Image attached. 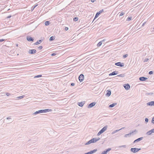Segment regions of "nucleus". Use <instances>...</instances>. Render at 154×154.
Instances as JSON below:
<instances>
[{
    "label": "nucleus",
    "mask_w": 154,
    "mask_h": 154,
    "mask_svg": "<svg viewBox=\"0 0 154 154\" xmlns=\"http://www.w3.org/2000/svg\"><path fill=\"white\" fill-rule=\"evenodd\" d=\"M151 131H152V133H154V128L151 129Z\"/></svg>",
    "instance_id": "nucleus-51"
},
{
    "label": "nucleus",
    "mask_w": 154,
    "mask_h": 154,
    "mask_svg": "<svg viewBox=\"0 0 154 154\" xmlns=\"http://www.w3.org/2000/svg\"><path fill=\"white\" fill-rule=\"evenodd\" d=\"M143 139V137H140L139 138H138V139H136L133 142V143H135L136 142H138L139 141Z\"/></svg>",
    "instance_id": "nucleus-13"
},
{
    "label": "nucleus",
    "mask_w": 154,
    "mask_h": 154,
    "mask_svg": "<svg viewBox=\"0 0 154 154\" xmlns=\"http://www.w3.org/2000/svg\"><path fill=\"white\" fill-rule=\"evenodd\" d=\"M42 40H40L38 41H37L34 44V45H37L40 44L42 42Z\"/></svg>",
    "instance_id": "nucleus-19"
},
{
    "label": "nucleus",
    "mask_w": 154,
    "mask_h": 154,
    "mask_svg": "<svg viewBox=\"0 0 154 154\" xmlns=\"http://www.w3.org/2000/svg\"><path fill=\"white\" fill-rule=\"evenodd\" d=\"M125 14V13L123 12H121L119 14V16L123 15Z\"/></svg>",
    "instance_id": "nucleus-38"
},
{
    "label": "nucleus",
    "mask_w": 154,
    "mask_h": 154,
    "mask_svg": "<svg viewBox=\"0 0 154 154\" xmlns=\"http://www.w3.org/2000/svg\"><path fill=\"white\" fill-rule=\"evenodd\" d=\"M75 85V83H72L71 84V85L72 86H73Z\"/></svg>",
    "instance_id": "nucleus-47"
},
{
    "label": "nucleus",
    "mask_w": 154,
    "mask_h": 154,
    "mask_svg": "<svg viewBox=\"0 0 154 154\" xmlns=\"http://www.w3.org/2000/svg\"><path fill=\"white\" fill-rule=\"evenodd\" d=\"M79 79L80 82H82L84 79V75L83 74H81L79 76Z\"/></svg>",
    "instance_id": "nucleus-3"
},
{
    "label": "nucleus",
    "mask_w": 154,
    "mask_h": 154,
    "mask_svg": "<svg viewBox=\"0 0 154 154\" xmlns=\"http://www.w3.org/2000/svg\"><path fill=\"white\" fill-rule=\"evenodd\" d=\"M43 48V47L42 46H39L38 47V48L39 49V50H41Z\"/></svg>",
    "instance_id": "nucleus-41"
},
{
    "label": "nucleus",
    "mask_w": 154,
    "mask_h": 154,
    "mask_svg": "<svg viewBox=\"0 0 154 154\" xmlns=\"http://www.w3.org/2000/svg\"><path fill=\"white\" fill-rule=\"evenodd\" d=\"M117 104L116 103H112L109 106V107L110 108L113 107L115 105H116Z\"/></svg>",
    "instance_id": "nucleus-23"
},
{
    "label": "nucleus",
    "mask_w": 154,
    "mask_h": 154,
    "mask_svg": "<svg viewBox=\"0 0 154 154\" xmlns=\"http://www.w3.org/2000/svg\"><path fill=\"white\" fill-rule=\"evenodd\" d=\"M107 126H106L104 127L100 130L103 133L107 129Z\"/></svg>",
    "instance_id": "nucleus-20"
},
{
    "label": "nucleus",
    "mask_w": 154,
    "mask_h": 154,
    "mask_svg": "<svg viewBox=\"0 0 154 154\" xmlns=\"http://www.w3.org/2000/svg\"><path fill=\"white\" fill-rule=\"evenodd\" d=\"M149 94V95H152V94H153V93H152L151 92V93H148V94Z\"/></svg>",
    "instance_id": "nucleus-50"
},
{
    "label": "nucleus",
    "mask_w": 154,
    "mask_h": 154,
    "mask_svg": "<svg viewBox=\"0 0 154 154\" xmlns=\"http://www.w3.org/2000/svg\"><path fill=\"white\" fill-rule=\"evenodd\" d=\"M118 71H114V72H112L110 73L109 74V76H112V75H116L117 74H118Z\"/></svg>",
    "instance_id": "nucleus-12"
},
{
    "label": "nucleus",
    "mask_w": 154,
    "mask_h": 154,
    "mask_svg": "<svg viewBox=\"0 0 154 154\" xmlns=\"http://www.w3.org/2000/svg\"><path fill=\"white\" fill-rule=\"evenodd\" d=\"M37 5H35L34 7V8H35L37 6Z\"/></svg>",
    "instance_id": "nucleus-58"
},
{
    "label": "nucleus",
    "mask_w": 154,
    "mask_h": 154,
    "mask_svg": "<svg viewBox=\"0 0 154 154\" xmlns=\"http://www.w3.org/2000/svg\"><path fill=\"white\" fill-rule=\"evenodd\" d=\"M84 154H91L89 152L85 153Z\"/></svg>",
    "instance_id": "nucleus-55"
},
{
    "label": "nucleus",
    "mask_w": 154,
    "mask_h": 154,
    "mask_svg": "<svg viewBox=\"0 0 154 154\" xmlns=\"http://www.w3.org/2000/svg\"><path fill=\"white\" fill-rule=\"evenodd\" d=\"M152 131H151V130L148 131L146 133V134L147 135H151L152 133Z\"/></svg>",
    "instance_id": "nucleus-25"
},
{
    "label": "nucleus",
    "mask_w": 154,
    "mask_h": 154,
    "mask_svg": "<svg viewBox=\"0 0 154 154\" xmlns=\"http://www.w3.org/2000/svg\"><path fill=\"white\" fill-rule=\"evenodd\" d=\"M27 40L29 42H32L34 41V38L30 36H27L26 37Z\"/></svg>",
    "instance_id": "nucleus-9"
},
{
    "label": "nucleus",
    "mask_w": 154,
    "mask_h": 154,
    "mask_svg": "<svg viewBox=\"0 0 154 154\" xmlns=\"http://www.w3.org/2000/svg\"><path fill=\"white\" fill-rule=\"evenodd\" d=\"M78 20V18L77 17H75L73 19V20L74 21H77Z\"/></svg>",
    "instance_id": "nucleus-34"
},
{
    "label": "nucleus",
    "mask_w": 154,
    "mask_h": 154,
    "mask_svg": "<svg viewBox=\"0 0 154 154\" xmlns=\"http://www.w3.org/2000/svg\"><path fill=\"white\" fill-rule=\"evenodd\" d=\"M5 41V39H0V42H2Z\"/></svg>",
    "instance_id": "nucleus-43"
},
{
    "label": "nucleus",
    "mask_w": 154,
    "mask_h": 154,
    "mask_svg": "<svg viewBox=\"0 0 154 154\" xmlns=\"http://www.w3.org/2000/svg\"><path fill=\"white\" fill-rule=\"evenodd\" d=\"M42 75H37L36 76H35L34 77V78H38L42 77Z\"/></svg>",
    "instance_id": "nucleus-33"
},
{
    "label": "nucleus",
    "mask_w": 154,
    "mask_h": 154,
    "mask_svg": "<svg viewBox=\"0 0 154 154\" xmlns=\"http://www.w3.org/2000/svg\"><path fill=\"white\" fill-rule=\"evenodd\" d=\"M36 52V50L35 49H31L29 51L28 53L30 54H33Z\"/></svg>",
    "instance_id": "nucleus-6"
},
{
    "label": "nucleus",
    "mask_w": 154,
    "mask_h": 154,
    "mask_svg": "<svg viewBox=\"0 0 154 154\" xmlns=\"http://www.w3.org/2000/svg\"><path fill=\"white\" fill-rule=\"evenodd\" d=\"M52 110L50 109H41L38 110V111H37L34 113H33L32 114L34 115H36L38 113H46L48 112H51V111Z\"/></svg>",
    "instance_id": "nucleus-1"
},
{
    "label": "nucleus",
    "mask_w": 154,
    "mask_h": 154,
    "mask_svg": "<svg viewBox=\"0 0 154 154\" xmlns=\"http://www.w3.org/2000/svg\"><path fill=\"white\" fill-rule=\"evenodd\" d=\"M24 97H25V95H22L21 96L17 97V99H21L23 98Z\"/></svg>",
    "instance_id": "nucleus-26"
},
{
    "label": "nucleus",
    "mask_w": 154,
    "mask_h": 154,
    "mask_svg": "<svg viewBox=\"0 0 154 154\" xmlns=\"http://www.w3.org/2000/svg\"><path fill=\"white\" fill-rule=\"evenodd\" d=\"M106 40V39H103V40L101 41H102V43L103 42H105Z\"/></svg>",
    "instance_id": "nucleus-54"
},
{
    "label": "nucleus",
    "mask_w": 154,
    "mask_h": 154,
    "mask_svg": "<svg viewBox=\"0 0 154 154\" xmlns=\"http://www.w3.org/2000/svg\"><path fill=\"white\" fill-rule=\"evenodd\" d=\"M148 106H154V101H150L147 103Z\"/></svg>",
    "instance_id": "nucleus-14"
},
{
    "label": "nucleus",
    "mask_w": 154,
    "mask_h": 154,
    "mask_svg": "<svg viewBox=\"0 0 154 154\" xmlns=\"http://www.w3.org/2000/svg\"><path fill=\"white\" fill-rule=\"evenodd\" d=\"M149 75H152L153 74V72L152 71H150L149 72Z\"/></svg>",
    "instance_id": "nucleus-40"
},
{
    "label": "nucleus",
    "mask_w": 154,
    "mask_h": 154,
    "mask_svg": "<svg viewBox=\"0 0 154 154\" xmlns=\"http://www.w3.org/2000/svg\"><path fill=\"white\" fill-rule=\"evenodd\" d=\"M95 143L96 142L99 140L100 139V138L99 137L97 138H94Z\"/></svg>",
    "instance_id": "nucleus-27"
},
{
    "label": "nucleus",
    "mask_w": 154,
    "mask_h": 154,
    "mask_svg": "<svg viewBox=\"0 0 154 154\" xmlns=\"http://www.w3.org/2000/svg\"><path fill=\"white\" fill-rule=\"evenodd\" d=\"M149 60L148 58H146L144 60V62H147Z\"/></svg>",
    "instance_id": "nucleus-42"
},
{
    "label": "nucleus",
    "mask_w": 154,
    "mask_h": 154,
    "mask_svg": "<svg viewBox=\"0 0 154 154\" xmlns=\"http://www.w3.org/2000/svg\"><path fill=\"white\" fill-rule=\"evenodd\" d=\"M96 104V103L95 102L91 103L88 105V108H91L94 106Z\"/></svg>",
    "instance_id": "nucleus-8"
},
{
    "label": "nucleus",
    "mask_w": 154,
    "mask_h": 154,
    "mask_svg": "<svg viewBox=\"0 0 154 154\" xmlns=\"http://www.w3.org/2000/svg\"><path fill=\"white\" fill-rule=\"evenodd\" d=\"M111 149L110 148H109L106 149L103 152L101 153V154H107V152L110 151V150H111Z\"/></svg>",
    "instance_id": "nucleus-10"
},
{
    "label": "nucleus",
    "mask_w": 154,
    "mask_h": 154,
    "mask_svg": "<svg viewBox=\"0 0 154 154\" xmlns=\"http://www.w3.org/2000/svg\"><path fill=\"white\" fill-rule=\"evenodd\" d=\"M124 87L125 89L127 90H129L130 88V86L128 84H125L124 85Z\"/></svg>",
    "instance_id": "nucleus-7"
},
{
    "label": "nucleus",
    "mask_w": 154,
    "mask_h": 154,
    "mask_svg": "<svg viewBox=\"0 0 154 154\" xmlns=\"http://www.w3.org/2000/svg\"><path fill=\"white\" fill-rule=\"evenodd\" d=\"M50 24V23L49 21H46L45 23V26H48Z\"/></svg>",
    "instance_id": "nucleus-29"
},
{
    "label": "nucleus",
    "mask_w": 154,
    "mask_h": 154,
    "mask_svg": "<svg viewBox=\"0 0 154 154\" xmlns=\"http://www.w3.org/2000/svg\"><path fill=\"white\" fill-rule=\"evenodd\" d=\"M68 29V27H66L65 28V30L66 31H67V30Z\"/></svg>",
    "instance_id": "nucleus-48"
},
{
    "label": "nucleus",
    "mask_w": 154,
    "mask_h": 154,
    "mask_svg": "<svg viewBox=\"0 0 154 154\" xmlns=\"http://www.w3.org/2000/svg\"><path fill=\"white\" fill-rule=\"evenodd\" d=\"M6 95L7 96H9L10 95H11V94L9 93H7L6 94Z\"/></svg>",
    "instance_id": "nucleus-44"
},
{
    "label": "nucleus",
    "mask_w": 154,
    "mask_h": 154,
    "mask_svg": "<svg viewBox=\"0 0 154 154\" xmlns=\"http://www.w3.org/2000/svg\"><path fill=\"white\" fill-rule=\"evenodd\" d=\"M151 122L152 123L154 124V117H153L152 119Z\"/></svg>",
    "instance_id": "nucleus-37"
},
{
    "label": "nucleus",
    "mask_w": 154,
    "mask_h": 154,
    "mask_svg": "<svg viewBox=\"0 0 154 154\" xmlns=\"http://www.w3.org/2000/svg\"><path fill=\"white\" fill-rule=\"evenodd\" d=\"M99 132L100 134H102L103 133V132L101 131L100 130Z\"/></svg>",
    "instance_id": "nucleus-53"
},
{
    "label": "nucleus",
    "mask_w": 154,
    "mask_h": 154,
    "mask_svg": "<svg viewBox=\"0 0 154 154\" xmlns=\"http://www.w3.org/2000/svg\"><path fill=\"white\" fill-rule=\"evenodd\" d=\"M145 120L146 122L147 123L148 122L149 119L147 118H146L145 119Z\"/></svg>",
    "instance_id": "nucleus-39"
},
{
    "label": "nucleus",
    "mask_w": 154,
    "mask_h": 154,
    "mask_svg": "<svg viewBox=\"0 0 154 154\" xmlns=\"http://www.w3.org/2000/svg\"><path fill=\"white\" fill-rule=\"evenodd\" d=\"M115 65L116 66L120 67H123L124 66V64L123 63H121V62H118L115 63Z\"/></svg>",
    "instance_id": "nucleus-4"
},
{
    "label": "nucleus",
    "mask_w": 154,
    "mask_h": 154,
    "mask_svg": "<svg viewBox=\"0 0 154 154\" xmlns=\"http://www.w3.org/2000/svg\"><path fill=\"white\" fill-rule=\"evenodd\" d=\"M128 56V54H125V55H124L123 56V58H125L126 57H127Z\"/></svg>",
    "instance_id": "nucleus-35"
},
{
    "label": "nucleus",
    "mask_w": 154,
    "mask_h": 154,
    "mask_svg": "<svg viewBox=\"0 0 154 154\" xmlns=\"http://www.w3.org/2000/svg\"><path fill=\"white\" fill-rule=\"evenodd\" d=\"M51 55L52 56H54L56 55V54L55 53H53L51 54Z\"/></svg>",
    "instance_id": "nucleus-45"
},
{
    "label": "nucleus",
    "mask_w": 154,
    "mask_h": 154,
    "mask_svg": "<svg viewBox=\"0 0 154 154\" xmlns=\"http://www.w3.org/2000/svg\"><path fill=\"white\" fill-rule=\"evenodd\" d=\"M11 17V16L10 15V16H7L6 18L7 19H9Z\"/></svg>",
    "instance_id": "nucleus-46"
},
{
    "label": "nucleus",
    "mask_w": 154,
    "mask_h": 154,
    "mask_svg": "<svg viewBox=\"0 0 154 154\" xmlns=\"http://www.w3.org/2000/svg\"><path fill=\"white\" fill-rule=\"evenodd\" d=\"M147 79V78L144 77H141L139 78V80L140 81H145Z\"/></svg>",
    "instance_id": "nucleus-15"
},
{
    "label": "nucleus",
    "mask_w": 154,
    "mask_h": 154,
    "mask_svg": "<svg viewBox=\"0 0 154 154\" xmlns=\"http://www.w3.org/2000/svg\"><path fill=\"white\" fill-rule=\"evenodd\" d=\"M107 93L106 95L107 97H109L111 94V91L110 90H108L106 91Z\"/></svg>",
    "instance_id": "nucleus-16"
},
{
    "label": "nucleus",
    "mask_w": 154,
    "mask_h": 154,
    "mask_svg": "<svg viewBox=\"0 0 154 154\" xmlns=\"http://www.w3.org/2000/svg\"><path fill=\"white\" fill-rule=\"evenodd\" d=\"M141 149L140 148H131V151L134 153H136Z\"/></svg>",
    "instance_id": "nucleus-2"
},
{
    "label": "nucleus",
    "mask_w": 154,
    "mask_h": 154,
    "mask_svg": "<svg viewBox=\"0 0 154 154\" xmlns=\"http://www.w3.org/2000/svg\"><path fill=\"white\" fill-rule=\"evenodd\" d=\"M132 18V17H128L127 19L126 20L127 21H129L131 20Z\"/></svg>",
    "instance_id": "nucleus-32"
},
{
    "label": "nucleus",
    "mask_w": 154,
    "mask_h": 154,
    "mask_svg": "<svg viewBox=\"0 0 154 154\" xmlns=\"http://www.w3.org/2000/svg\"><path fill=\"white\" fill-rule=\"evenodd\" d=\"M95 143L94 139L93 138L91 139V140H89V141H88L87 143H86L85 144V145H87L91 143Z\"/></svg>",
    "instance_id": "nucleus-5"
},
{
    "label": "nucleus",
    "mask_w": 154,
    "mask_h": 154,
    "mask_svg": "<svg viewBox=\"0 0 154 154\" xmlns=\"http://www.w3.org/2000/svg\"><path fill=\"white\" fill-rule=\"evenodd\" d=\"M11 119V116L7 117V118H6V119Z\"/></svg>",
    "instance_id": "nucleus-49"
},
{
    "label": "nucleus",
    "mask_w": 154,
    "mask_h": 154,
    "mask_svg": "<svg viewBox=\"0 0 154 154\" xmlns=\"http://www.w3.org/2000/svg\"><path fill=\"white\" fill-rule=\"evenodd\" d=\"M145 22L144 23H143V24H142V26H144V24L145 23Z\"/></svg>",
    "instance_id": "nucleus-57"
},
{
    "label": "nucleus",
    "mask_w": 154,
    "mask_h": 154,
    "mask_svg": "<svg viewBox=\"0 0 154 154\" xmlns=\"http://www.w3.org/2000/svg\"><path fill=\"white\" fill-rule=\"evenodd\" d=\"M124 127H123V128H121V129H119V130H116L114 131H113V132L111 134H115V133H116V132H118V131H120V130H122V129H124Z\"/></svg>",
    "instance_id": "nucleus-18"
},
{
    "label": "nucleus",
    "mask_w": 154,
    "mask_h": 154,
    "mask_svg": "<svg viewBox=\"0 0 154 154\" xmlns=\"http://www.w3.org/2000/svg\"><path fill=\"white\" fill-rule=\"evenodd\" d=\"M117 76L120 77H124L125 76L124 74H121L117 75Z\"/></svg>",
    "instance_id": "nucleus-30"
},
{
    "label": "nucleus",
    "mask_w": 154,
    "mask_h": 154,
    "mask_svg": "<svg viewBox=\"0 0 154 154\" xmlns=\"http://www.w3.org/2000/svg\"><path fill=\"white\" fill-rule=\"evenodd\" d=\"M135 131H136V130H135L134 131H132L129 134L125 135H124L125 137H130L131 136V134H133V133Z\"/></svg>",
    "instance_id": "nucleus-11"
},
{
    "label": "nucleus",
    "mask_w": 154,
    "mask_h": 154,
    "mask_svg": "<svg viewBox=\"0 0 154 154\" xmlns=\"http://www.w3.org/2000/svg\"><path fill=\"white\" fill-rule=\"evenodd\" d=\"M55 38L53 36H51L49 38V40L50 41H52L54 40Z\"/></svg>",
    "instance_id": "nucleus-31"
},
{
    "label": "nucleus",
    "mask_w": 154,
    "mask_h": 154,
    "mask_svg": "<svg viewBox=\"0 0 154 154\" xmlns=\"http://www.w3.org/2000/svg\"><path fill=\"white\" fill-rule=\"evenodd\" d=\"M16 46H17V47H18V44H17V45H16Z\"/></svg>",
    "instance_id": "nucleus-59"
},
{
    "label": "nucleus",
    "mask_w": 154,
    "mask_h": 154,
    "mask_svg": "<svg viewBox=\"0 0 154 154\" xmlns=\"http://www.w3.org/2000/svg\"><path fill=\"white\" fill-rule=\"evenodd\" d=\"M96 0H91V2H94Z\"/></svg>",
    "instance_id": "nucleus-52"
},
{
    "label": "nucleus",
    "mask_w": 154,
    "mask_h": 154,
    "mask_svg": "<svg viewBox=\"0 0 154 154\" xmlns=\"http://www.w3.org/2000/svg\"><path fill=\"white\" fill-rule=\"evenodd\" d=\"M100 134H101L99 132H98L97 134V135L98 136L100 135Z\"/></svg>",
    "instance_id": "nucleus-56"
},
{
    "label": "nucleus",
    "mask_w": 154,
    "mask_h": 154,
    "mask_svg": "<svg viewBox=\"0 0 154 154\" xmlns=\"http://www.w3.org/2000/svg\"><path fill=\"white\" fill-rule=\"evenodd\" d=\"M84 103L83 102H79L78 103V105L80 107H82L84 105Z\"/></svg>",
    "instance_id": "nucleus-22"
},
{
    "label": "nucleus",
    "mask_w": 154,
    "mask_h": 154,
    "mask_svg": "<svg viewBox=\"0 0 154 154\" xmlns=\"http://www.w3.org/2000/svg\"><path fill=\"white\" fill-rule=\"evenodd\" d=\"M126 147V145H124L118 146H117L116 148H119V149L121 148V149H123L125 148Z\"/></svg>",
    "instance_id": "nucleus-17"
},
{
    "label": "nucleus",
    "mask_w": 154,
    "mask_h": 154,
    "mask_svg": "<svg viewBox=\"0 0 154 154\" xmlns=\"http://www.w3.org/2000/svg\"><path fill=\"white\" fill-rule=\"evenodd\" d=\"M97 149H95L93 150H91L89 152L91 154H92L95 153L97 151Z\"/></svg>",
    "instance_id": "nucleus-21"
},
{
    "label": "nucleus",
    "mask_w": 154,
    "mask_h": 154,
    "mask_svg": "<svg viewBox=\"0 0 154 154\" xmlns=\"http://www.w3.org/2000/svg\"><path fill=\"white\" fill-rule=\"evenodd\" d=\"M102 41L100 42L97 44V46L98 47H100L102 44Z\"/></svg>",
    "instance_id": "nucleus-28"
},
{
    "label": "nucleus",
    "mask_w": 154,
    "mask_h": 154,
    "mask_svg": "<svg viewBox=\"0 0 154 154\" xmlns=\"http://www.w3.org/2000/svg\"><path fill=\"white\" fill-rule=\"evenodd\" d=\"M103 10L102 9L100 11H99L97 12L96 13H97V14L99 15L102 12H103Z\"/></svg>",
    "instance_id": "nucleus-24"
},
{
    "label": "nucleus",
    "mask_w": 154,
    "mask_h": 154,
    "mask_svg": "<svg viewBox=\"0 0 154 154\" xmlns=\"http://www.w3.org/2000/svg\"><path fill=\"white\" fill-rule=\"evenodd\" d=\"M99 16V15H98L97 14V13H96V15H95V17H94V20L96 18H97ZM94 20H93V21Z\"/></svg>",
    "instance_id": "nucleus-36"
}]
</instances>
